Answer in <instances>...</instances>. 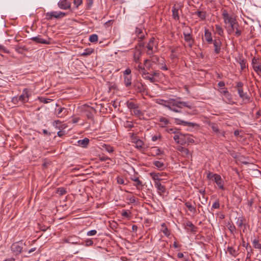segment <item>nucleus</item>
I'll list each match as a JSON object with an SVG mask.
<instances>
[{
  "mask_svg": "<svg viewBox=\"0 0 261 261\" xmlns=\"http://www.w3.org/2000/svg\"><path fill=\"white\" fill-rule=\"evenodd\" d=\"M149 56L151 58V61L152 63L154 64H157L159 62L160 58L158 56L153 55V54Z\"/></svg>",
  "mask_w": 261,
  "mask_h": 261,
  "instance_id": "37998d69",
  "label": "nucleus"
},
{
  "mask_svg": "<svg viewBox=\"0 0 261 261\" xmlns=\"http://www.w3.org/2000/svg\"><path fill=\"white\" fill-rule=\"evenodd\" d=\"M228 228L232 233H233L236 230L235 226L231 224H228Z\"/></svg>",
  "mask_w": 261,
  "mask_h": 261,
  "instance_id": "4d7b16f0",
  "label": "nucleus"
},
{
  "mask_svg": "<svg viewBox=\"0 0 261 261\" xmlns=\"http://www.w3.org/2000/svg\"><path fill=\"white\" fill-rule=\"evenodd\" d=\"M177 150L181 153L182 155L185 158H189L191 156L189 150L182 146H178Z\"/></svg>",
  "mask_w": 261,
  "mask_h": 261,
  "instance_id": "f3484780",
  "label": "nucleus"
},
{
  "mask_svg": "<svg viewBox=\"0 0 261 261\" xmlns=\"http://www.w3.org/2000/svg\"><path fill=\"white\" fill-rule=\"evenodd\" d=\"M252 244L255 248L261 249V244L259 242L258 238H255L253 239Z\"/></svg>",
  "mask_w": 261,
  "mask_h": 261,
  "instance_id": "c9c22d12",
  "label": "nucleus"
},
{
  "mask_svg": "<svg viewBox=\"0 0 261 261\" xmlns=\"http://www.w3.org/2000/svg\"><path fill=\"white\" fill-rule=\"evenodd\" d=\"M213 176H214V180L218 186L219 189L224 190L225 189L224 182L221 176L218 174H214Z\"/></svg>",
  "mask_w": 261,
  "mask_h": 261,
  "instance_id": "6e6552de",
  "label": "nucleus"
},
{
  "mask_svg": "<svg viewBox=\"0 0 261 261\" xmlns=\"http://www.w3.org/2000/svg\"><path fill=\"white\" fill-rule=\"evenodd\" d=\"M155 102L168 108L169 110L174 112L179 113H181V110H176L174 107V98H170L167 100L159 98L155 100Z\"/></svg>",
  "mask_w": 261,
  "mask_h": 261,
  "instance_id": "f257e3e1",
  "label": "nucleus"
},
{
  "mask_svg": "<svg viewBox=\"0 0 261 261\" xmlns=\"http://www.w3.org/2000/svg\"><path fill=\"white\" fill-rule=\"evenodd\" d=\"M184 225L187 229L190 230L192 232H195L197 227L190 221L188 220L184 223Z\"/></svg>",
  "mask_w": 261,
  "mask_h": 261,
  "instance_id": "aec40b11",
  "label": "nucleus"
},
{
  "mask_svg": "<svg viewBox=\"0 0 261 261\" xmlns=\"http://www.w3.org/2000/svg\"><path fill=\"white\" fill-rule=\"evenodd\" d=\"M42 99L41 100V101H42V102H43L44 103H49L52 100V99H51L50 98H42Z\"/></svg>",
  "mask_w": 261,
  "mask_h": 261,
  "instance_id": "338daca9",
  "label": "nucleus"
},
{
  "mask_svg": "<svg viewBox=\"0 0 261 261\" xmlns=\"http://www.w3.org/2000/svg\"><path fill=\"white\" fill-rule=\"evenodd\" d=\"M153 151H154L155 155H159L163 153L161 149L156 147H154Z\"/></svg>",
  "mask_w": 261,
  "mask_h": 261,
  "instance_id": "13d9d810",
  "label": "nucleus"
},
{
  "mask_svg": "<svg viewBox=\"0 0 261 261\" xmlns=\"http://www.w3.org/2000/svg\"><path fill=\"white\" fill-rule=\"evenodd\" d=\"M140 72L142 74V76L144 77V76L148 74V72L145 69L144 67H143L140 71Z\"/></svg>",
  "mask_w": 261,
  "mask_h": 261,
  "instance_id": "e2e57ef3",
  "label": "nucleus"
},
{
  "mask_svg": "<svg viewBox=\"0 0 261 261\" xmlns=\"http://www.w3.org/2000/svg\"><path fill=\"white\" fill-rule=\"evenodd\" d=\"M30 96L31 94L29 92L28 90L25 88L23 90L22 94L18 97L20 101L24 103L28 102Z\"/></svg>",
  "mask_w": 261,
  "mask_h": 261,
  "instance_id": "39448f33",
  "label": "nucleus"
},
{
  "mask_svg": "<svg viewBox=\"0 0 261 261\" xmlns=\"http://www.w3.org/2000/svg\"><path fill=\"white\" fill-rule=\"evenodd\" d=\"M67 193V191L64 188H59L57 189V193L60 195H63Z\"/></svg>",
  "mask_w": 261,
  "mask_h": 261,
  "instance_id": "09e8293b",
  "label": "nucleus"
},
{
  "mask_svg": "<svg viewBox=\"0 0 261 261\" xmlns=\"http://www.w3.org/2000/svg\"><path fill=\"white\" fill-rule=\"evenodd\" d=\"M175 123L176 124L178 125H183L184 126H188L190 127H198L199 125L197 123L191 122H187L184 120H181L178 118H175Z\"/></svg>",
  "mask_w": 261,
  "mask_h": 261,
  "instance_id": "0eeeda50",
  "label": "nucleus"
},
{
  "mask_svg": "<svg viewBox=\"0 0 261 261\" xmlns=\"http://www.w3.org/2000/svg\"><path fill=\"white\" fill-rule=\"evenodd\" d=\"M239 63L241 65L242 69H243L246 68V61L244 59L240 58Z\"/></svg>",
  "mask_w": 261,
  "mask_h": 261,
  "instance_id": "864d4df0",
  "label": "nucleus"
},
{
  "mask_svg": "<svg viewBox=\"0 0 261 261\" xmlns=\"http://www.w3.org/2000/svg\"><path fill=\"white\" fill-rule=\"evenodd\" d=\"M154 185L156 189L160 193H165L166 191V188L164 186L162 185L160 182V181H154Z\"/></svg>",
  "mask_w": 261,
  "mask_h": 261,
  "instance_id": "4be33fe9",
  "label": "nucleus"
},
{
  "mask_svg": "<svg viewBox=\"0 0 261 261\" xmlns=\"http://www.w3.org/2000/svg\"><path fill=\"white\" fill-rule=\"evenodd\" d=\"M215 28L217 34L219 35L222 36L224 34L223 29L218 24H216L215 25Z\"/></svg>",
  "mask_w": 261,
  "mask_h": 261,
  "instance_id": "ea45409f",
  "label": "nucleus"
},
{
  "mask_svg": "<svg viewBox=\"0 0 261 261\" xmlns=\"http://www.w3.org/2000/svg\"><path fill=\"white\" fill-rule=\"evenodd\" d=\"M54 13H57V12L56 11H53V12H47L46 13V18L47 19V20H51L53 17H54V15L53 14Z\"/></svg>",
  "mask_w": 261,
  "mask_h": 261,
  "instance_id": "3c124183",
  "label": "nucleus"
},
{
  "mask_svg": "<svg viewBox=\"0 0 261 261\" xmlns=\"http://www.w3.org/2000/svg\"><path fill=\"white\" fill-rule=\"evenodd\" d=\"M220 92L223 95L225 96L226 94L228 95L229 92L226 89H222Z\"/></svg>",
  "mask_w": 261,
  "mask_h": 261,
  "instance_id": "774afa93",
  "label": "nucleus"
},
{
  "mask_svg": "<svg viewBox=\"0 0 261 261\" xmlns=\"http://www.w3.org/2000/svg\"><path fill=\"white\" fill-rule=\"evenodd\" d=\"M134 114L135 116L140 118L141 116H143V113L140 110L138 109V108L134 110Z\"/></svg>",
  "mask_w": 261,
  "mask_h": 261,
  "instance_id": "8fccbe9b",
  "label": "nucleus"
},
{
  "mask_svg": "<svg viewBox=\"0 0 261 261\" xmlns=\"http://www.w3.org/2000/svg\"><path fill=\"white\" fill-rule=\"evenodd\" d=\"M252 64L253 70L258 74L261 73V65H259L258 60L254 57L252 60Z\"/></svg>",
  "mask_w": 261,
  "mask_h": 261,
  "instance_id": "9d476101",
  "label": "nucleus"
},
{
  "mask_svg": "<svg viewBox=\"0 0 261 261\" xmlns=\"http://www.w3.org/2000/svg\"><path fill=\"white\" fill-rule=\"evenodd\" d=\"M243 83L242 82H239L237 84L236 88L237 89L239 96L243 99L247 101H249L250 99L249 97L247 95V93H245L243 91Z\"/></svg>",
  "mask_w": 261,
  "mask_h": 261,
  "instance_id": "20e7f679",
  "label": "nucleus"
},
{
  "mask_svg": "<svg viewBox=\"0 0 261 261\" xmlns=\"http://www.w3.org/2000/svg\"><path fill=\"white\" fill-rule=\"evenodd\" d=\"M179 7L176 6L175 5L172 8V16L174 20H178L179 19Z\"/></svg>",
  "mask_w": 261,
  "mask_h": 261,
  "instance_id": "4468645a",
  "label": "nucleus"
},
{
  "mask_svg": "<svg viewBox=\"0 0 261 261\" xmlns=\"http://www.w3.org/2000/svg\"><path fill=\"white\" fill-rule=\"evenodd\" d=\"M93 244V241L90 239H88L86 240H85V246L88 247L92 246Z\"/></svg>",
  "mask_w": 261,
  "mask_h": 261,
  "instance_id": "5fc2aeb1",
  "label": "nucleus"
},
{
  "mask_svg": "<svg viewBox=\"0 0 261 261\" xmlns=\"http://www.w3.org/2000/svg\"><path fill=\"white\" fill-rule=\"evenodd\" d=\"M58 7L63 10L69 9L71 7V4L67 0H60L58 3Z\"/></svg>",
  "mask_w": 261,
  "mask_h": 261,
  "instance_id": "f8f14e48",
  "label": "nucleus"
},
{
  "mask_svg": "<svg viewBox=\"0 0 261 261\" xmlns=\"http://www.w3.org/2000/svg\"><path fill=\"white\" fill-rule=\"evenodd\" d=\"M82 3V0H73V4L77 8Z\"/></svg>",
  "mask_w": 261,
  "mask_h": 261,
  "instance_id": "680f3d73",
  "label": "nucleus"
},
{
  "mask_svg": "<svg viewBox=\"0 0 261 261\" xmlns=\"http://www.w3.org/2000/svg\"><path fill=\"white\" fill-rule=\"evenodd\" d=\"M220 205L219 200H216L213 204L211 209H218L220 208Z\"/></svg>",
  "mask_w": 261,
  "mask_h": 261,
  "instance_id": "603ef678",
  "label": "nucleus"
},
{
  "mask_svg": "<svg viewBox=\"0 0 261 261\" xmlns=\"http://www.w3.org/2000/svg\"><path fill=\"white\" fill-rule=\"evenodd\" d=\"M135 87L138 92H144L145 90V86L142 83L138 82L135 84Z\"/></svg>",
  "mask_w": 261,
  "mask_h": 261,
  "instance_id": "a878e982",
  "label": "nucleus"
},
{
  "mask_svg": "<svg viewBox=\"0 0 261 261\" xmlns=\"http://www.w3.org/2000/svg\"><path fill=\"white\" fill-rule=\"evenodd\" d=\"M227 24H228L231 27V29L229 30L230 32H232L234 31L235 28H237V27H239V24L236 19V21H232L231 22L228 23Z\"/></svg>",
  "mask_w": 261,
  "mask_h": 261,
  "instance_id": "e433bc0d",
  "label": "nucleus"
},
{
  "mask_svg": "<svg viewBox=\"0 0 261 261\" xmlns=\"http://www.w3.org/2000/svg\"><path fill=\"white\" fill-rule=\"evenodd\" d=\"M236 224L239 227H241L243 226H246V219L245 217L242 216L237 218Z\"/></svg>",
  "mask_w": 261,
  "mask_h": 261,
  "instance_id": "5701e85b",
  "label": "nucleus"
},
{
  "mask_svg": "<svg viewBox=\"0 0 261 261\" xmlns=\"http://www.w3.org/2000/svg\"><path fill=\"white\" fill-rule=\"evenodd\" d=\"M222 16L225 24H227L232 21H236V18L232 14H229L227 11L224 10L222 13Z\"/></svg>",
  "mask_w": 261,
  "mask_h": 261,
  "instance_id": "423d86ee",
  "label": "nucleus"
},
{
  "mask_svg": "<svg viewBox=\"0 0 261 261\" xmlns=\"http://www.w3.org/2000/svg\"><path fill=\"white\" fill-rule=\"evenodd\" d=\"M143 77L145 80H149L151 83H154L156 81V80L155 79V78L151 75H148V74H147V75L144 76V77Z\"/></svg>",
  "mask_w": 261,
  "mask_h": 261,
  "instance_id": "49530a36",
  "label": "nucleus"
},
{
  "mask_svg": "<svg viewBox=\"0 0 261 261\" xmlns=\"http://www.w3.org/2000/svg\"><path fill=\"white\" fill-rule=\"evenodd\" d=\"M185 205L188 208L189 211L191 212H192L193 213L195 214L196 212V208L195 206L192 205V204L189 202H186L185 203Z\"/></svg>",
  "mask_w": 261,
  "mask_h": 261,
  "instance_id": "f704fd0d",
  "label": "nucleus"
},
{
  "mask_svg": "<svg viewBox=\"0 0 261 261\" xmlns=\"http://www.w3.org/2000/svg\"><path fill=\"white\" fill-rule=\"evenodd\" d=\"M163 232L167 237H168L170 235L169 231L167 227H165V228L163 230Z\"/></svg>",
  "mask_w": 261,
  "mask_h": 261,
  "instance_id": "69168bd1",
  "label": "nucleus"
},
{
  "mask_svg": "<svg viewBox=\"0 0 261 261\" xmlns=\"http://www.w3.org/2000/svg\"><path fill=\"white\" fill-rule=\"evenodd\" d=\"M159 121L162 123L161 127H164L165 125H166L169 123V120L166 118L163 117L159 118Z\"/></svg>",
  "mask_w": 261,
  "mask_h": 261,
  "instance_id": "a19ab883",
  "label": "nucleus"
},
{
  "mask_svg": "<svg viewBox=\"0 0 261 261\" xmlns=\"http://www.w3.org/2000/svg\"><path fill=\"white\" fill-rule=\"evenodd\" d=\"M89 41L92 43L97 42L98 41V36L96 34L91 35L89 39Z\"/></svg>",
  "mask_w": 261,
  "mask_h": 261,
  "instance_id": "79ce46f5",
  "label": "nucleus"
},
{
  "mask_svg": "<svg viewBox=\"0 0 261 261\" xmlns=\"http://www.w3.org/2000/svg\"><path fill=\"white\" fill-rule=\"evenodd\" d=\"M212 43L214 46V52L216 54H219L221 49L222 43L221 40L219 38L215 39L213 40Z\"/></svg>",
  "mask_w": 261,
  "mask_h": 261,
  "instance_id": "1a4fd4ad",
  "label": "nucleus"
},
{
  "mask_svg": "<svg viewBox=\"0 0 261 261\" xmlns=\"http://www.w3.org/2000/svg\"><path fill=\"white\" fill-rule=\"evenodd\" d=\"M194 14L197 15L201 20H204L206 17V12L202 11H197L194 13Z\"/></svg>",
  "mask_w": 261,
  "mask_h": 261,
  "instance_id": "7c9ffc66",
  "label": "nucleus"
},
{
  "mask_svg": "<svg viewBox=\"0 0 261 261\" xmlns=\"http://www.w3.org/2000/svg\"><path fill=\"white\" fill-rule=\"evenodd\" d=\"M124 126L125 128H132L134 127V125L132 121H126L124 123Z\"/></svg>",
  "mask_w": 261,
  "mask_h": 261,
  "instance_id": "de8ad7c7",
  "label": "nucleus"
},
{
  "mask_svg": "<svg viewBox=\"0 0 261 261\" xmlns=\"http://www.w3.org/2000/svg\"><path fill=\"white\" fill-rule=\"evenodd\" d=\"M185 41L188 43L189 46L192 47L193 45L194 39L193 38L190 33H186L184 32Z\"/></svg>",
  "mask_w": 261,
  "mask_h": 261,
  "instance_id": "2eb2a0df",
  "label": "nucleus"
},
{
  "mask_svg": "<svg viewBox=\"0 0 261 261\" xmlns=\"http://www.w3.org/2000/svg\"><path fill=\"white\" fill-rule=\"evenodd\" d=\"M93 52V50L90 48H87L84 50V51L81 54L82 56H87L90 55Z\"/></svg>",
  "mask_w": 261,
  "mask_h": 261,
  "instance_id": "c03bdc74",
  "label": "nucleus"
},
{
  "mask_svg": "<svg viewBox=\"0 0 261 261\" xmlns=\"http://www.w3.org/2000/svg\"><path fill=\"white\" fill-rule=\"evenodd\" d=\"M133 142L135 144L136 147L137 148H142V146L144 145L143 142L139 139L135 138Z\"/></svg>",
  "mask_w": 261,
  "mask_h": 261,
  "instance_id": "72a5a7b5",
  "label": "nucleus"
},
{
  "mask_svg": "<svg viewBox=\"0 0 261 261\" xmlns=\"http://www.w3.org/2000/svg\"><path fill=\"white\" fill-rule=\"evenodd\" d=\"M67 111L65 108H60L57 110V116L59 118H61L66 115Z\"/></svg>",
  "mask_w": 261,
  "mask_h": 261,
  "instance_id": "393cba45",
  "label": "nucleus"
},
{
  "mask_svg": "<svg viewBox=\"0 0 261 261\" xmlns=\"http://www.w3.org/2000/svg\"><path fill=\"white\" fill-rule=\"evenodd\" d=\"M97 231L95 229L88 231L87 232V235L88 236H94L96 234Z\"/></svg>",
  "mask_w": 261,
  "mask_h": 261,
  "instance_id": "bf43d9fd",
  "label": "nucleus"
},
{
  "mask_svg": "<svg viewBox=\"0 0 261 261\" xmlns=\"http://www.w3.org/2000/svg\"><path fill=\"white\" fill-rule=\"evenodd\" d=\"M126 105L127 107L129 109H136L137 108H138V105L137 103H135L134 102H133L132 101H130L129 100H128L126 102Z\"/></svg>",
  "mask_w": 261,
  "mask_h": 261,
  "instance_id": "473e14b6",
  "label": "nucleus"
},
{
  "mask_svg": "<svg viewBox=\"0 0 261 261\" xmlns=\"http://www.w3.org/2000/svg\"><path fill=\"white\" fill-rule=\"evenodd\" d=\"M135 34L138 37V38L140 39V40L143 39L145 38V35L142 32V29L139 27L136 28Z\"/></svg>",
  "mask_w": 261,
  "mask_h": 261,
  "instance_id": "cd10ccee",
  "label": "nucleus"
},
{
  "mask_svg": "<svg viewBox=\"0 0 261 261\" xmlns=\"http://www.w3.org/2000/svg\"><path fill=\"white\" fill-rule=\"evenodd\" d=\"M24 245H25V243L22 241L14 243L11 246V250L16 254H20L22 251L23 246Z\"/></svg>",
  "mask_w": 261,
  "mask_h": 261,
  "instance_id": "7ed1b4c3",
  "label": "nucleus"
},
{
  "mask_svg": "<svg viewBox=\"0 0 261 261\" xmlns=\"http://www.w3.org/2000/svg\"><path fill=\"white\" fill-rule=\"evenodd\" d=\"M167 132L169 133L176 134L178 133V129L176 128H170L166 129Z\"/></svg>",
  "mask_w": 261,
  "mask_h": 261,
  "instance_id": "6e6d98bb",
  "label": "nucleus"
},
{
  "mask_svg": "<svg viewBox=\"0 0 261 261\" xmlns=\"http://www.w3.org/2000/svg\"><path fill=\"white\" fill-rule=\"evenodd\" d=\"M164 173H156L154 172H152L149 173V175L150 177L152 178V179L154 181H161L162 180L161 178H160V176H162L163 175Z\"/></svg>",
  "mask_w": 261,
  "mask_h": 261,
  "instance_id": "412c9836",
  "label": "nucleus"
},
{
  "mask_svg": "<svg viewBox=\"0 0 261 261\" xmlns=\"http://www.w3.org/2000/svg\"><path fill=\"white\" fill-rule=\"evenodd\" d=\"M20 101L18 96H14L12 99V102L14 104H18Z\"/></svg>",
  "mask_w": 261,
  "mask_h": 261,
  "instance_id": "052dcab7",
  "label": "nucleus"
},
{
  "mask_svg": "<svg viewBox=\"0 0 261 261\" xmlns=\"http://www.w3.org/2000/svg\"><path fill=\"white\" fill-rule=\"evenodd\" d=\"M204 39L208 44L212 43L213 40L212 37V33L208 29L205 28L204 29Z\"/></svg>",
  "mask_w": 261,
  "mask_h": 261,
  "instance_id": "dca6fc26",
  "label": "nucleus"
},
{
  "mask_svg": "<svg viewBox=\"0 0 261 261\" xmlns=\"http://www.w3.org/2000/svg\"><path fill=\"white\" fill-rule=\"evenodd\" d=\"M77 240H79V238H76V240L73 239V238L72 237H70L67 238L65 240V242L68 243L72 244H77Z\"/></svg>",
  "mask_w": 261,
  "mask_h": 261,
  "instance_id": "58836bf2",
  "label": "nucleus"
},
{
  "mask_svg": "<svg viewBox=\"0 0 261 261\" xmlns=\"http://www.w3.org/2000/svg\"><path fill=\"white\" fill-rule=\"evenodd\" d=\"M124 81L125 86L127 87H129L132 84V76L130 75L125 76Z\"/></svg>",
  "mask_w": 261,
  "mask_h": 261,
  "instance_id": "4c0bfd02",
  "label": "nucleus"
},
{
  "mask_svg": "<svg viewBox=\"0 0 261 261\" xmlns=\"http://www.w3.org/2000/svg\"><path fill=\"white\" fill-rule=\"evenodd\" d=\"M177 134H178L174 135V136L173 137L174 141L176 142V143L180 144L181 145H184L185 142H183V139L181 138V135L182 134L179 132Z\"/></svg>",
  "mask_w": 261,
  "mask_h": 261,
  "instance_id": "b1692460",
  "label": "nucleus"
},
{
  "mask_svg": "<svg viewBox=\"0 0 261 261\" xmlns=\"http://www.w3.org/2000/svg\"><path fill=\"white\" fill-rule=\"evenodd\" d=\"M142 52L140 49H136L134 54V61L136 63H139L140 58L141 56Z\"/></svg>",
  "mask_w": 261,
  "mask_h": 261,
  "instance_id": "bb28decb",
  "label": "nucleus"
},
{
  "mask_svg": "<svg viewBox=\"0 0 261 261\" xmlns=\"http://www.w3.org/2000/svg\"><path fill=\"white\" fill-rule=\"evenodd\" d=\"M133 180L136 182V186H142V182L138 178H135L133 179Z\"/></svg>",
  "mask_w": 261,
  "mask_h": 261,
  "instance_id": "0e129e2a",
  "label": "nucleus"
},
{
  "mask_svg": "<svg viewBox=\"0 0 261 261\" xmlns=\"http://www.w3.org/2000/svg\"><path fill=\"white\" fill-rule=\"evenodd\" d=\"M227 251L231 255L236 257L238 255V251L231 246H229L227 248Z\"/></svg>",
  "mask_w": 261,
  "mask_h": 261,
  "instance_id": "2f4dec72",
  "label": "nucleus"
},
{
  "mask_svg": "<svg viewBox=\"0 0 261 261\" xmlns=\"http://www.w3.org/2000/svg\"><path fill=\"white\" fill-rule=\"evenodd\" d=\"M192 136L189 134H182L181 135V138L183 139V142H184V145L187 144L189 145L190 144H192L194 143V140L192 137Z\"/></svg>",
  "mask_w": 261,
  "mask_h": 261,
  "instance_id": "9b49d317",
  "label": "nucleus"
},
{
  "mask_svg": "<svg viewBox=\"0 0 261 261\" xmlns=\"http://www.w3.org/2000/svg\"><path fill=\"white\" fill-rule=\"evenodd\" d=\"M153 165H154L158 169L162 170L165 168V165L163 162L159 161H155L153 162Z\"/></svg>",
  "mask_w": 261,
  "mask_h": 261,
  "instance_id": "c756f323",
  "label": "nucleus"
},
{
  "mask_svg": "<svg viewBox=\"0 0 261 261\" xmlns=\"http://www.w3.org/2000/svg\"><path fill=\"white\" fill-rule=\"evenodd\" d=\"M208 125L211 127L212 130L217 134H221L223 136H225V132L224 131L221 132L219 128L218 125L215 123H209Z\"/></svg>",
  "mask_w": 261,
  "mask_h": 261,
  "instance_id": "a211bd4d",
  "label": "nucleus"
},
{
  "mask_svg": "<svg viewBox=\"0 0 261 261\" xmlns=\"http://www.w3.org/2000/svg\"><path fill=\"white\" fill-rule=\"evenodd\" d=\"M181 97H177L174 98V107L176 110H180L183 107L192 109V106L188 101H182L180 100Z\"/></svg>",
  "mask_w": 261,
  "mask_h": 261,
  "instance_id": "f03ea898",
  "label": "nucleus"
},
{
  "mask_svg": "<svg viewBox=\"0 0 261 261\" xmlns=\"http://www.w3.org/2000/svg\"><path fill=\"white\" fill-rule=\"evenodd\" d=\"M103 147L109 153H112L114 151L113 147L109 145L104 144Z\"/></svg>",
  "mask_w": 261,
  "mask_h": 261,
  "instance_id": "a18cd8bd",
  "label": "nucleus"
},
{
  "mask_svg": "<svg viewBox=\"0 0 261 261\" xmlns=\"http://www.w3.org/2000/svg\"><path fill=\"white\" fill-rule=\"evenodd\" d=\"M89 143V140L87 138H85L84 139L80 140L77 141L78 144L83 148L87 147Z\"/></svg>",
  "mask_w": 261,
  "mask_h": 261,
  "instance_id": "c85d7f7f",
  "label": "nucleus"
},
{
  "mask_svg": "<svg viewBox=\"0 0 261 261\" xmlns=\"http://www.w3.org/2000/svg\"><path fill=\"white\" fill-rule=\"evenodd\" d=\"M154 38L153 37L149 39L148 43L146 45L147 48V54L148 55H151L153 53V47L154 46Z\"/></svg>",
  "mask_w": 261,
  "mask_h": 261,
  "instance_id": "ddd939ff",
  "label": "nucleus"
},
{
  "mask_svg": "<svg viewBox=\"0 0 261 261\" xmlns=\"http://www.w3.org/2000/svg\"><path fill=\"white\" fill-rule=\"evenodd\" d=\"M31 39L37 43H41L44 44H48L49 43V41L43 39L40 36L32 37Z\"/></svg>",
  "mask_w": 261,
  "mask_h": 261,
  "instance_id": "6ab92c4d",
  "label": "nucleus"
}]
</instances>
